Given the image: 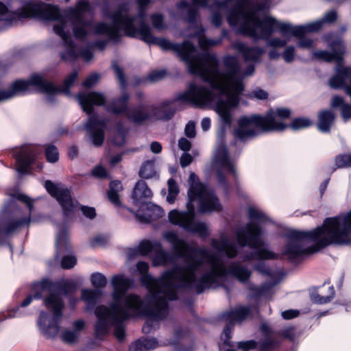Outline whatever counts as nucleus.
<instances>
[{
  "instance_id": "f3484780",
  "label": "nucleus",
  "mask_w": 351,
  "mask_h": 351,
  "mask_svg": "<svg viewBox=\"0 0 351 351\" xmlns=\"http://www.w3.org/2000/svg\"><path fill=\"white\" fill-rule=\"evenodd\" d=\"M261 330L264 334V337L260 339L258 343L254 341H247L238 343L237 349H230L227 351H248L258 346L263 350H269L274 348L277 344L278 335L271 331L270 328L265 324L261 326Z\"/></svg>"
},
{
  "instance_id": "49530a36",
  "label": "nucleus",
  "mask_w": 351,
  "mask_h": 351,
  "mask_svg": "<svg viewBox=\"0 0 351 351\" xmlns=\"http://www.w3.org/2000/svg\"><path fill=\"white\" fill-rule=\"evenodd\" d=\"M119 193H116V192H112V191H108V199L110 201V202L112 204H114L115 206H117V207H119V208H125V209H127L129 211H132L130 209L124 207L121 204V203L120 202V199H119Z\"/></svg>"
},
{
  "instance_id": "cd10ccee",
  "label": "nucleus",
  "mask_w": 351,
  "mask_h": 351,
  "mask_svg": "<svg viewBox=\"0 0 351 351\" xmlns=\"http://www.w3.org/2000/svg\"><path fill=\"white\" fill-rule=\"evenodd\" d=\"M232 47L242 53L246 61L256 62L263 53V49L259 47H247L241 42H235Z\"/></svg>"
},
{
  "instance_id": "0eeeda50",
  "label": "nucleus",
  "mask_w": 351,
  "mask_h": 351,
  "mask_svg": "<svg viewBox=\"0 0 351 351\" xmlns=\"http://www.w3.org/2000/svg\"><path fill=\"white\" fill-rule=\"evenodd\" d=\"M75 289V285L71 281L66 280L54 284L47 280H43L34 285L32 289L34 295L27 296L22 302L21 306L26 307L34 299L38 300L45 296L44 304L51 312V315L41 311L37 321L39 330L44 337L49 339L54 338L59 332L64 302L58 293L66 295L74 291Z\"/></svg>"
},
{
  "instance_id": "0e129e2a",
  "label": "nucleus",
  "mask_w": 351,
  "mask_h": 351,
  "mask_svg": "<svg viewBox=\"0 0 351 351\" xmlns=\"http://www.w3.org/2000/svg\"><path fill=\"white\" fill-rule=\"evenodd\" d=\"M287 44V41L278 38H274L268 41V45L273 47H282Z\"/></svg>"
},
{
  "instance_id": "2eb2a0df",
  "label": "nucleus",
  "mask_w": 351,
  "mask_h": 351,
  "mask_svg": "<svg viewBox=\"0 0 351 351\" xmlns=\"http://www.w3.org/2000/svg\"><path fill=\"white\" fill-rule=\"evenodd\" d=\"M213 169L216 172L219 183H223L225 176L232 173L237 176L236 167L227 152L224 143L221 141L218 143L211 163Z\"/></svg>"
},
{
  "instance_id": "4d7b16f0",
  "label": "nucleus",
  "mask_w": 351,
  "mask_h": 351,
  "mask_svg": "<svg viewBox=\"0 0 351 351\" xmlns=\"http://www.w3.org/2000/svg\"><path fill=\"white\" fill-rule=\"evenodd\" d=\"M280 335L284 338L288 339L291 341H293L295 337L294 328L292 327H288L285 328L280 332Z\"/></svg>"
},
{
  "instance_id": "ea45409f",
  "label": "nucleus",
  "mask_w": 351,
  "mask_h": 351,
  "mask_svg": "<svg viewBox=\"0 0 351 351\" xmlns=\"http://www.w3.org/2000/svg\"><path fill=\"white\" fill-rule=\"evenodd\" d=\"M10 13L8 8L0 2V30L11 20Z\"/></svg>"
},
{
  "instance_id": "6e6552de",
  "label": "nucleus",
  "mask_w": 351,
  "mask_h": 351,
  "mask_svg": "<svg viewBox=\"0 0 351 351\" xmlns=\"http://www.w3.org/2000/svg\"><path fill=\"white\" fill-rule=\"evenodd\" d=\"M241 30L254 38L267 40L271 34L278 30L284 36L291 35L299 38L298 46L302 49H311L313 40L304 35L317 32L322 27V21H316L304 25L293 26L289 23L280 22L272 16L264 14L263 21H260L254 15H243Z\"/></svg>"
},
{
  "instance_id": "774afa93",
  "label": "nucleus",
  "mask_w": 351,
  "mask_h": 351,
  "mask_svg": "<svg viewBox=\"0 0 351 351\" xmlns=\"http://www.w3.org/2000/svg\"><path fill=\"white\" fill-rule=\"evenodd\" d=\"M125 138L122 132H119L112 139V143L116 145H122L124 143Z\"/></svg>"
},
{
  "instance_id": "338daca9",
  "label": "nucleus",
  "mask_w": 351,
  "mask_h": 351,
  "mask_svg": "<svg viewBox=\"0 0 351 351\" xmlns=\"http://www.w3.org/2000/svg\"><path fill=\"white\" fill-rule=\"evenodd\" d=\"M193 160L192 156L189 154H184L180 158V165L182 167L189 165Z\"/></svg>"
},
{
  "instance_id": "7c9ffc66",
  "label": "nucleus",
  "mask_w": 351,
  "mask_h": 351,
  "mask_svg": "<svg viewBox=\"0 0 351 351\" xmlns=\"http://www.w3.org/2000/svg\"><path fill=\"white\" fill-rule=\"evenodd\" d=\"M335 120V114L330 110H324L319 112L317 128L322 132L330 131L331 125Z\"/></svg>"
},
{
  "instance_id": "4be33fe9",
  "label": "nucleus",
  "mask_w": 351,
  "mask_h": 351,
  "mask_svg": "<svg viewBox=\"0 0 351 351\" xmlns=\"http://www.w3.org/2000/svg\"><path fill=\"white\" fill-rule=\"evenodd\" d=\"M211 245L215 250L224 253L230 258H234L238 254L236 245L226 236H221L219 239H213Z\"/></svg>"
},
{
  "instance_id": "e2e57ef3",
  "label": "nucleus",
  "mask_w": 351,
  "mask_h": 351,
  "mask_svg": "<svg viewBox=\"0 0 351 351\" xmlns=\"http://www.w3.org/2000/svg\"><path fill=\"white\" fill-rule=\"evenodd\" d=\"M179 148L184 152H187L191 149V142L185 138H181L178 141Z\"/></svg>"
},
{
  "instance_id": "c9c22d12",
  "label": "nucleus",
  "mask_w": 351,
  "mask_h": 351,
  "mask_svg": "<svg viewBox=\"0 0 351 351\" xmlns=\"http://www.w3.org/2000/svg\"><path fill=\"white\" fill-rule=\"evenodd\" d=\"M156 174L155 161L154 160L144 162L139 171L140 176L145 179L153 178Z\"/></svg>"
},
{
  "instance_id": "5701e85b",
  "label": "nucleus",
  "mask_w": 351,
  "mask_h": 351,
  "mask_svg": "<svg viewBox=\"0 0 351 351\" xmlns=\"http://www.w3.org/2000/svg\"><path fill=\"white\" fill-rule=\"evenodd\" d=\"M152 196V193L145 181L140 180L136 182L132 194L134 205L136 206L143 205L144 206L145 199L150 198Z\"/></svg>"
},
{
  "instance_id": "4c0bfd02",
  "label": "nucleus",
  "mask_w": 351,
  "mask_h": 351,
  "mask_svg": "<svg viewBox=\"0 0 351 351\" xmlns=\"http://www.w3.org/2000/svg\"><path fill=\"white\" fill-rule=\"evenodd\" d=\"M328 289L329 295L328 296H323L317 293H312L311 295L312 301L317 304H326L330 302L335 295V290L333 287H329Z\"/></svg>"
},
{
  "instance_id": "c03bdc74",
  "label": "nucleus",
  "mask_w": 351,
  "mask_h": 351,
  "mask_svg": "<svg viewBox=\"0 0 351 351\" xmlns=\"http://www.w3.org/2000/svg\"><path fill=\"white\" fill-rule=\"evenodd\" d=\"M158 342L154 339H146L136 343V346H139L140 351H147L155 348L157 346Z\"/></svg>"
},
{
  "instance_id": "f704fd0d",
  "label": "nucleus",
  "mask_w": 351,
  "mask_h": 351,
  "mask_svg": "<svg viewBox=\"0 0 351 351\" xmlns=\"http://www.w3.org/2000/svg\"><path fill=\"white\" fill-rule=\"evenodd\" d=\"M156 249H160V243L157 241H151L149 240L142 241L138 247L139 253L143 256H145L149 252L154 253Z\"/></svg>"
},
{
  "instance_id": "6e6d98bb",
  "label": "nucleus",
  "mask_w": 351,
  "mask_h": 351,
  "mask_svg": "<svg viewBox=\"0 0 351 351\" xmlns=\"http://www.w3.org/2000/svg\"><path fill=\"white\" fill-rule=\"evenodd\" d=\"M184 132L186 136L189 138H193L195 136V124L193 121H189L184 130Z\"/></svg>"
},
{
  "instance_id": "f03ea898",
  "label": "nucleus",
  "mask_w": 351,
  "mask_h": 351,
  "mask_svg": "<svg viewBox=\"0 0 351 351\" xmlns=\"http://www.w3.org/2000/svg\"><path fill=\"white\" fill-rule=\"evenodd\" d=\"M142 275L141 282L149 291L146 302L135 294L125 295L132 285L133 280L123 275L114 276L111 279L113 287L112 302L110 308L99 306L95 311L97 317L95 324L97 336L106 335L111 326L114 328V335L119 340L125 336L124 322L132 316L149 315L154 320L164 319L167 315V300L177 298L178 288H189V280L193 276V270L173 269L165 272L160 278L156 279L147 274L149 265L141 261L136 265Z\"/></svg>"
},
{
  "instance_id": "423d86ee",
  "label": "nucleus",
  "mask_w": 351,
  "mask_h": 351,
  "mask_svg": "<svg viewBox=\"0 0 351 351\" xmlns=\"http://www.w3.org/2000/svg\"><path fill=\"white\" fill-rule=\"evenodd\" d=\"M189 183L190 188L188 191L186 210H171L168 213V219L173 225L204 237L208 234V228L204 223L195 221V206L193 202H198V210L201 213L219 211L221 206L213 191L200 183L195 173H191Z\"/></svg>"
},
{
  "instance_id": "39448f33",
  "label": "nucleus",
  "mask_w": 351,
  "mask_h": 351,
  "mask_svg": "<svg viewBox=\"0 0 351 351\" xmlns=\"http://www.w3.org/2000/svg\"><path fill=\"white\" fill-rule=\"evenodd\" d=\"M351 243V210L343 215L326 219L322 226L310 231L291 230L287 234L282 254L295 261L331 245Z\"/></svg>"
},
{
  "instance_id": "1a4fd4ad",
  "label": "nucleus",
  "mask_w": 351,
  "mask_h": 351,
  "mask_svg": "<svg viewBox=\"0 0 351 351\" xmlns=\"http://www.w3.org/2000/svg\"><path fill=\"white\" fill-rule=\"evenodd\" d=\"M288 108H278L268 110L265 116L260 114L243 115L237 120L238 128L234 131L235 138L245 140L262 132L282 131L288 127L285 121L290 117Z\"/></svg>"
},
{
  "instance_id": "c85d7f7f",
  "label": "nucleus",
  "mask_w": 351,
  "mask_h": 351,
  "mask_svg": "<svg viewBox=\"0 0 351 351\" xmlns=\"http://www.w3.org/2000/svg\"><path fill=\"white\" fill-rule=\"evenodd\" d=\"M85 323L82 319H78L73 323V329H66L61 334V339L67 343H75L84 328Z\"/></svg>"
},
{
  "instance_id": "f8f14e48",
  "label": "nucleus",
  "mask_w": 351,
  "mask_h": 351,
  "mask_svg": "<svg viewBox=\"0 0 351 351\" xmlns=\"http://www.w3.org/2000/svg\"><path fill=\"white\" fill-rule=\"evenodd\" d=\"M215 3H210L208 7L211 12H215L212 16V23L219 27L221 23V18L219 12L225 9L228 4H232L233 8L228 12L227 19L229 24L236 27L239 32L248 36L241 30V23L243 22V15L254 14L260 21H263V16L261 13L265 8V4H257L254 5L250 0H226V3L219 2L215 0ZM249 36H250L249 35Z\"/></svg>"
},
{
  "instance_id": "5fc2aeb1",
  "label": "nucleus",
  "mask_w": 351,
  "mask_h": 351,
  "mask_svg": "<svg viewBox=\"0 0 351 351\" xmlns=\"http://www.w3.org/2000/svg\"><path fill=\"white\" fill-rule=\"evenodd\" d=\"M14 197L26 204L30 212L32 210L33 201L29 197L24 194L18 193L14 195Z\"/></svg>"
},
{
  "instance_id": "aec40b11",
  "label": "nucleus",
  "mask_w": 351,
  "mask_h": 351,
  "mask_svg": "<svg viewBox=\"0 0 351 351\" xmlns=\"http://www.w3.org/2000/svg\"><path fill=\"white\" fill-rule=\"evenodd\" d=\"M35 147L25 145L14 152L17 171L21 173L27 171L29 165L35 160Z\"/></svg>"
},
{
  "instance_id": "a878e982",
  "label": "nucleus",
  "mask_w": 351,
  "mask_h": 351,
  "mask_svg": "<svg viewBox=\"0 0 351 351\" xmlns=\"http://www.w3.org/2000/svg\"><path fill=\"white\" fill-rule=\"evenodd\" d=\"M144 206L145 207L144 214H141L139 212L134 213L136 219L141 223H150L165 215L164 210L158 206L147 204Z\"/></svg>"
},
{
  "instance_id": "864d4df0",
  "label": "nucleus",
  "mask_w": 351,
  "mask_h": 351,
  "mask_svg": "<svg viewBox=\"0 0 351 351\" xmlns=\"http://www.w3.org/2000/svg\"><path fill=\"white\" fill-rule=\"evenodd\" d=\"M80 210L83 215L90 219H94L96 216L95 209L93 207L82 206Z\"/></svg>"
},
{
  "instance_id": "412c9836",
  "label": "nucleus",
  "mask_w": 351,
  "mask_h": 351,
  "mask_svg": "<svg viewBox=\"0 0 351 351\" xmlns=\"http://www.w3.org/2000/svg\"><path fill=\"white\" fill-rule=\"evenodd\" d=\"M77 99L84 111L88 114L93 112V106H103L106 101L105 95L98 92L80 93L77 95Z\"/></svg>"
},
{
  "instance_id": "bf43d9fd",
  "label": "nucleus",
  "mask_w": 351,
  "mask_h": 351,
  "mask_svg": "<svg viewBox=\"0 0 351 351\" xmlns=\"http://www.w3.org/2000/svg\"><path fill=\"white\" fill-rule=\"evenodd\" d=\"M165 74L166 73L164 71H154L149 75V80L152 82H155L162 80Z\"/></svg>"
},
{
  "instance_id": "4468645a",
  "label": "nucleus",
  "mask_w": 351,
  "mask_h": 351,
  "mask_svg": "<svg viewBox=\"0 0 351 351\" xmlns=\"http://www.w3.org/2000/svg\"><path fill=\"white\" fill-rule=\"evenodd\" d=\"M47 191L56 199L62 207L65 217L71 216L78 209L77 201L72 198L71 191L61 184H54L50 180L45 183Z\"/></svg>"
},
{
  "instance_id": "37998d69",
  "label": "nucleus",
  "mask_w": 351,
  "mask_h": 351,
  "mask_svg": "<svg viewBox=\"0 0 351 351\" xmlns=\"http://www.w3.org/2000/svg\"><path fill=\"white\" fill-rule=\"evenodd\" d=\"M152 25L156 29L160 31L167 27L164 19L160 14H154L151 16Z\"/></svg>"
},
{
  "instance_id": "c756f323",
  "label": "nucleus",
  "mask_w": 351,
  "mask_h": 351,
  "mask_svg": "<svg viewBox=\"0 0 351 351\" xmlns=\"http://www.w3.org/2000/svg\"><path fill=\"white\" fill-rule=\"evenodd\" d=\"M30 222L29 216L23 218L22 219H13L10 221L6 227L3 229L2 226L0 225V242L4 238L5 234H9L14 231L20 229L22 227L27 226Z\"/></svg>"
},
{
  "instance_id": "052dcab7",
  "label": "nucleus",
  "mask_w": 351,
  "mask_h": 351,
  "mask_svg": "<svg viewBox=\"0 0 351 351\" xmlns=\"http://www.w3.org/2000/svg\"><path fill=\"white\" fill-rule=\"evenodd\" d=\"M93 174L97 178H105L107 176V171L104 167L99 165L94 168Z\"/></svg>"
},
{
  "instance_id": "8fccbe9b",
  "label": "nucleus",
  "mask_w": 351,
  "mask_h": 351,
  "mask_svg": "<svg viewBox=\"0 0 351 351\" xmlns=\"http://www.w3.org/2000/svg\"><path fill=\"white\" fill-rule=\"evenodd\" d=\"M282 58L286 62H291L295 57V49L293 46L287 47L282 53Z\"/></svg>"
},
{
  "instance_id": "9b49d317",
  "label": "nucleus",
  "mask_w": 351,
  "mask_h": 351,
  "mask_svg": "<svg viewBox=\"0 0 351 351\" xmlns=\"http://www.w3.org/2000/svg\"><path fill=\"white\" fill-rule=\"evenodd\" d=\"M78 75L75 70L69 73L60 88H57L53 84L46 80L39 74H33L28 80H17L8 89H0V103L5 101L19 95L33 90L39 91L48 95L49 98L59 92L69 93V88L73 84Z\"/></svg>"
},
{
  "instance_id": "79ce46f5",
  "label": "nucleus",
  "mask_w": 351,
  "mask_h": 351,
  "mask_svg": "<svg viewBox=\"0 0 351 351\" xmlns=\"http://www.w3.org/2000/svg\"><path fill=\"white\" fill-rule=\"evenodd\" d=\"M90 280L92 285L97 288H103L106 285L107 280L103 274L96 273L91 275Z\"/></svg>"
},
{
  "instance_id": "393cba45",
  "label": "nucleus",
  "mask_w": 351,
  "mask_h": 351,
  "mask_svg": "<svg viewBox=\"0 0 351 351\" xmlns=\"http://www.w3.org/2000/svg\"><path fill=\"white\" fill-rule=\"evenodd\" d=\"M130 99L129 94L124 90L121 96L114 99L106 107V110L114 114H124L126 116L128 109V101Z\"/></svg>"
},
{
  "instance_id": "e433bc0d",
  "label": "nucleus",
  "mask_w": 351,
  "mask_h": 351,
  "mask_svg": "<svg viewBox=\"0 0 351 351\" xmlns=\"http://www.w3.org/2000/svg\"><path fill=\"white\" fill-rule=\"evenodd\" d=\"M168 195L167 196V202L171 204L175 202L176 196L178 195L180 190L179 187L173 179L168 180Z\"/></svg>"
},
{
  "instance_id": "ddd939ff",
  "label": "nucleus",
  "mask_w": 351,
  "mask_h": 351,
  "mask_svg": "<svg viewBox=\"0 0 351 351\" xmlns=\"http://www.w3.org/2000/svg\"><path fill=\"white\" fill-rule=\"evenodd\" d=\"M152 0H136L138 5V12L136 16H131L130 12L129 4L125 3L120 5L115 11L110 12L108 10H104L103 16L112 21L111 25H108L105 22H99L97 23L95 28V32L97 34H105L110 38H116L120 37L121 32L123 28L119 27L115 21L114 17L119 15L123 10L125 11V17L131 21H134L137 23L138 20L142 19L146 16L147 10L149 5L151 3Z\"/></svg>"
},
{
  "instance_id": "72a5a7b5",
  "label": "nucleus",
  "mask_w": 351,
  "mask_h": 351,
  "mask_svg": "<svg viewBox=\"0 0 351 351\" xmlns=\"http://www.w3.org/2000/svg\"><path fill=\"white\" fill-rule=\"evenodd\" d=\"M153 265L154 266L164 265L171 263L173 256L165 251L160 243V249H156L154 252Z\"/></svg>"
},
{
  "instance_id": "bb28decb",
  "label": "nucleus",
  "mask_w": 351,
  "mask_h": 351,
  "mask_svg": "<svg viewBox=\"0 0 351 351\" xmlns=\"http://www.w3.org/2000/svg\"><path fill=\"white\" fill-rule=\"evenodd\" d=\"M172 105V101H167L158 106H152V118L163 120L171 119L176 111Z\"/></svg>"
},
{
  "instance_id": "603ef678",
  "label": "nucleus",
  "mask_w": 351,
  "mask_h": 351,
  "mask_svg": "<svg viewBox=\"0 0 351 351\" xmlns=\"http://www.w3.org/2000/svg\"><path fill=\"white\" fill-rule=\"evenodd\" d=\"M267 93L260 88H256L249 94L250 98H255L258 99H265L267 98Z\"/></svg>"
},
{
  "instance_id": "3c124183",
  "label": "nucleus",
  "mask_w": 351,
  "mask_h": 351,
  "mask_svg": "<svg viewBox=\"0 0 351 351\" xmlns=\"http://www.w3.org/2000/svg\"><path fill=\"white\" fill-rule=\"evenodd\" d=\"M99 79V76L97 73H92L89 76H88L84 82L82 83V86L86 88H90L94 86Z\"/></svg>"
},
{
  "instance_id": "2f4dec72",
  "label": "nucleus",
  "mask_w": 351,
  "mask_h": 351,
  "mask_svg": "<svg viewBox=\"0 0 351 351\" xmlns=\"http://www.w3.org/2000/svg\"><path fill=\"white\" fill-rule=\"evenodd\" d=\"M101 296V292L97 290L84 289L82 290V300L86 304V309H93L99 298Z\"/></svg>"
},
{
  "instance_id": "a18cd8bd",
  "label": "nucleus",
  "mask_w": 351,
  "mask_h": 351,
  "mask_svg": "<svg viewBox=\"0 0 351 351\" xmlns=\"http://www.w3.org/2000/svg\"><path fill=\"white\" fill-rule=\"evenodd\" d=\"M45 155L48 162H56L59 158V154L57 148L53 145H49L46 147Z\"/></svg>"
},
{
  "instance_id": "680f3d73",
  "label": "nucleus",
  "mask_w": 351,
  "mask_h": 351,
  "mask_svg": "<svg viewBox=\"0 0 351 351\" xmlns=\"http://www.w3.org/2000/svg\"><path fill=\"white\" fill-rule=\"evenodd\" d=\"M337 19V13L335 11H330L328 13L326 14L324 17L319 20L322 21V26L323 25L324 23H332L334 21H335Z\"/></svg>"
},
{
  "instance_id": "9d476101",
  "label": "nucleus",
  "mask_w": 351,
  "mask_h": 351,
  "mask_svg": "<svg viewBox=\"0 0 351 351\" xmlns=\"http://www.w3.org/2000/svg\"><path fill=\"white\" fill-rule=\"evenodd\" d=\"M250 222L244 227L236 230L235 234L238 243L243 246H249L257 250L256 252L247 254L243 257L245 261L253 259H275L277 255L266 250L259 248L263 245L261 224L267 221V217L262 210L257 208L250 207L248 209Z\"/></svg>"
},
{
  "instance_id": "58836bf2",
  "label": "nucleus",
  "mask_w": 351,
  "mask_h": 351,
  "mask_svg": "<svg viewBox=\"0 0 351 351\" xmlns=\"http://www.w3.org/2000/svg\"><path fill=\"white\" fill-rule=\"evenodd\" d=\"M312 124L313 122L309 119L306 117H300L293 119L290 125V127L293 130H298L308 128Z\"/></svg>"
},
{
  "instance_id": "de8ad7c7",
  "label": "nucleus",
  "mask_w": 351,
  "mask_h": 351,
  "mask_svg": "<svg viewBox=\"0 0 351 351\" xmlns=\"http://www.w3.org/2000/svg\"><path fill=\"white\" fill-rule=\"evenodd\" d=\"M77 260L74 256H65L61 261V266L64 269H71L76 264Z\"/></svg>"
},
{
  "instance_id": "13d9d810",
  "label": "nucleus",
  "mask_w": 351,
  "mask_h": 351,
  "mask_svg": "<svg viewBox=\"0 0 351 351\" xmlns=\"http://www.w3.org/2000/svg\"><path fill=\"white\" fill-rule=\"evenodd\" d=\"M300 313L297 310L289 309L281 313V315L285 319H291L297 317Z\"/></svg>"
},
{
  "instance_id": "473e14b6",
  "label": "nucleus",
  "mask_w": 351,
  "mask_h": 351,
  "mask_svg": "<svg viewBox=\"0 0 351 351\" xmlns=\"http://www.w3.org/2000/svg\"><path fill=\"white\" fill-rule=\"evenodd\" d=\"M56 246L58 253L62 252L64 250H69V249L68 231L64 228H60L57 232Z\"/></svg>"
},
{
  "instance_id": "69168bd1",
  "label": "nucleus",
  "mask_w": 351,
  "mask_h": 351,
  "mask_svg": "<svg viewBox=\"0 0 351 351\" xmlns=\"http://www.w3.org/2000/svg\"><path fill=\"white\" fill-rule=\"evenodd\" d=\"M123 189L122 184L121 182L118 180L112 181L110 184V189L108 191H112L116 193H119Z\"/></svg>"
},
{
  "instance_id": "f257e3e1",
  "label": "nucleus",
  "mask_w": 351,
  "mask_h": 351,
  "mask_svg": "<svg viewBox=\"0 0 351 351\" xmlns=\"http://www.w3.org/2000/svg\"><path fill=\"white\" fill-rule=\"evenodd\" d=\"M125 11L123 10L114 17L125 34L132 37L139 36L147 44L156 45L165 50H173L184 62L191 74L210 84L211 88H209L190 83L186 90L180 94L178 99L197 107L213 108L221 122L224 125H230L233 120L232 110L238 106L240 95L244 90L243 77L252 75L254 66L250 64L242 73L237 58L226 56L223 58L226 71L220 73L219 60L215 54L208 52L199 53L189 41L180 45L154 37L150 27L145 24V16L135 23V20L125 18Z\"/></svg>"
},
{
  "instance_id": "a19ab883",
  "label": "nucleus",
  "mask_w": 351,
  "mask_h": 351,
  "mask_svg": "<svg viewBox=\"0 0 351 351\" xmlns=\"http://www.w3.org/2000/svg\"><path fill=\"white\" fill-rule=\"evenodd\" d=\"M335 165L337 168L351 167V154L339 155L335 158Z\"/></svg>"
},
{
  "instance_id": "20e7f679",
  "label": "nucleus",
  "mask_w": 351,
  "mask_h": 351,
  "mask_svg": "<svg viewBox=\"0 0 351 351\" xmlns=\"http://www.w3.org/2000/svg\"><path fill=\"white\" fill-rule=\"evenodd\" d=\"M90 9V5L86 0L80 1L75 7L69 8L62 12L54 5L28 1L15 14L22 19L37 17L54 21L53 31L62 39L66 48V51L61 54L62 58L69 60L82 56L86 61H88L92 59L93 53L90 50L79 51L74 44L71 29L73 37L82 42L86 40L91 34L104 35L113 40L119 38H110L105 34L96 33L95 28L97 23L94 25L91 21L84 19V14Z\"/></svg>"
},
{
  "instance_id": "6ab92c4d",
  "label": "nucleus",
  "mask_w": 351,
  "mask_h": 351,
  "mask_svg": "<svg viewBox=\"0 0 351 351\" xmlns=\"http://www.w3.org/2000/svg\"><path fill=\"white\" fill-rule=\"evenodd\" d=\"M107 121L99 120L95 116H89L84 128L88 134L89 138L95 147L101 146L104 141V130Z\"/></svg>"
},
{
  "instance_id": "b1692460",
  "label": "nucleus",
  "mask_w": 351,
  "mask_h": 351,
  "mask_svg": "<svg viewBox=\"0 0 351 351\" xmlns=\"http://www.w3.org/2000/svg\"><path fill=\"white\" fill-rule=\"evenodd\" d=\"M152 106L141 104L136 108H131L126 113V117L136 123H141L152 118Z\"/></svg>"
},
{
  "instance_id": "09e8293b",
  "label": "nucleus",
  "mask_w": 351,
  "mask_h": 351,
  "mask_svg": "<svg viewBox=\"0 0 351 351\" xmlns=\"http://www.w3.org/2000/svg\"><path fill=\"white\" fill-rule=\"evenodd\" d=\"M112 68L117 75V77L119 80L121 88L124 89L126 85V82L121 69L117 64H115L112 65Z\"/></svg>"
},
{
  "instance_id": "7ed1b4c3",
  "label": "nucleus",
  "mask_w": 351,
  "mask_h": 351,
  "mask_svg": "<svg viewBox=\"0 0 351 351\" xmlns=\"http://www.w3.org/2000/svg\"><path fill=\"white\" fill-rule=\"evenodd\" d=\"M162 237L180 257L185 259V267H176L173 270H193V276L189 279V288L197 293H201L205 288L223 285L228 276L242 283H246L251 276V271L241 263L232 262L226 265L219 256L207 249L190 247L174 231L164 232Z\"/></svg>"
},
{
  "instance_id": "a211bd4d",
  "label": "nucleus",
  "mask_w": 351,
  "mask_h": 351,
  "mask_svg": "<svg viewBox=\"0 0 351 351\" xmlns=\"http://www.w3.org/2000/svg\"><path fill=\"white\" fill-rule=\"evenodd\" d=\"M195 14L196 13L193 10H189V21L190 26L189 31L187 30L184 32L183 35L187 37H197L198 38L199 46L203 50H206L211 47L219 45L222 40L221 38L217 40H214L208 39L204 36V29L202 25H198L195 21Z\"/></svg>"
},
{
  "instance_id": "dca6fc26",
  "label": "nucleus",
  "mask_w": 351,
  "mask_h": 351,
  "mask_svg": "<svg viewBox=\"0 0 351 351\" xmlns=\"http://www.w3.org/2000/svg\"><path fill=\"white\" fill-rule=\"evenodd\" d=\"M251 313V308L247 306L239 304L229 312L223 315V318L228 323L227 326L223 329L221 334V339L226 345H230L232 326L236 323H241L247 319Z\"/></svg>"
}]
</instances>
